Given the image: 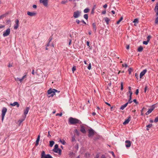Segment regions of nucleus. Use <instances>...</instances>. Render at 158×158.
<instances>
[{"label":"nucleus","instance_id":"f257e3e1","mask_svg":"<svg viewBox=\"0 0 158 158\" xmlns=\"http://www.w3.org/2000/svg\"><path fill=\"white\" fill-rule=\"evenodd\" d=\"M69 123L71 124H73L76 123L81 124V122L79 120L72 117H70L69 118Z\"/></svg>","mask_w":158,"mask_h":158},{"label":"nucleus","instance_id":"f03ea898","mask_svg":"<svg viewBox=\"0 0 158 158\" xmlns=\"http://www.w3.org/2000/svg\"><path fill=\"white\" fill-rule=\"evenodd\" d=\"M54 89L52 88H50L47 91L48 97V98L50 97H52L54 95H55V93Z\"/></svg>","mask_w":158,"mask_h":158},{"label":"nucleus","instance_id":"7ed1b4c3","mask_svg":"<svg viewBox=\"0 0 158 158\" xmlns=\"http://www.w3.org/2000/svg\"><path fill=\"white\" fill-rule=\"evenodd\" d=\"M7 109L6 107H4L2 108V121H3L4 119V117L7 112Z\"/></svg>","mask_w":158,"mask_h":158},{"label":"nucleus","instance_id":"20e7f679","mask_svg":"<svg viewBox=\"0 0 158 158\" xmlns=\"http://www.w3.org/2000/svg\"><path fill=\"white\" fill-rule=\"evenodd\" d=\"M41 158H52V157L49 154L45 155L44 151H43L41 153Z\"/></svg>","mask_w":158,"mask_h":158},{"label":"nucleus","instance_id":"39448f33","mask_svg":"<svg viewBox=\"0 0 158 158\" xmlns=\"http://www.w3.org/2000/svg\"><path fill=\"white\" fill-rule=\"evenodd\" d=\"M81 12L78 10L74 12L73 16L75 18H78L80 15Z\"/></svg>","mask_w":158,"mask_h":158},{"label":"nucleus","instance_id":"423d86ee","mask_svg":"<svg viewBox=\"0 0 158 158\" xmlns=\"http://www.w3.org/2000/svg\"><path fill=\"white\" fill-rule=\"evenodd\" d=\"M10 33V29L9 28L3 32V36L4 37H6Z\"/></svg>","mask_w":158,"mask_h":158},{"label":"nucleus","instance_id":"0eeeda50","mask_svg":"<svg viewBox=\"0 0 158 158\" xmlns=\"http://www.w3.org/2000/svg\"><path fill=\"white\" fill-rule=\"evenodd\" d=\"M40 2L42 3L43 5L46 7L48 6V2L47 0H40Z\"/></svg>","mask_w":158,"mask_h":158},{"label":"nucleus","instance_id":"6e6552de","mask_svg":"<svg viewBox=\"0 0 158 158\" xmlns=\"http://www.w3.org/2000/svg\"><path fill=\"white\" fill-rule=\"evenodd\" d=\"M15 24L14 26V29H17L19 26V20L18 19H17L15 20Z\"/></svg>","mask_w":158,"mask_h":158},{"label":"nucleus","instance_id":"1a4fd4ad","mask_svg":"<svg viewBox=\"0 0 158 158\" xmlns=\"http://www.w3.org/2000/svg\"><path fill=\"white\" fill-rule=\"evenodd\" d=\"M125 146L127 148L130 147L131 144V142L130 141L126 140L125 142Z\"/></svg>","mask_w":158,"mask_h":158},{"label":"nucleus","instance_id":"9d476101","mask_svg":"<svg viewBox=\"0 0 158 158\" xmlns=\"http://www.w3.org/2000/svg\"><path fill=\"white\" fill-rule=\"evenodd\" d=\"M36 14V13L35 12H30V11L27 12V15L31 16H34Z\"/></svg>","mask_w":158,"mask_h":158},{"label":"nucleus","instance_id":"9b49d317","mask_svg":"<svg viewBox=\"0 0 158 158\" xmlns=\"http://www.w3.org/2000/svg\"><path fill=\"white\" fill-rule=\"evenodd\" d=\"M147 71V70L146 69H144L140 73V78H142V77L144 75Z\"/></svg>","mask_w":158,"mask_h":158},{"label":"nucleus","instance_id":"f8f14e48","mask_svg":"<svg viewBox=\"0 0 158 158\" xmlns=\"http://www.w3.org/2000/svg\"><path fill=\"white\" fill-rule=\"evenodd\" d=\"M94 134V131L93 129H90L89 131V137H91Z\"/></svg>","mask_w":158,"mask_h":158},{"label":"nucleus","instance_id":"ddd939ff","mask_svg":"<svg viewBox=\"0 0 158 158\" xmlns=\"http://www.w3.org/2000/svg\"><path fill=\"white\" fill-rule=\"evenodd\" d=\"M10 106H16L17 107H19V105L18 103L16 102H14L12 103H10Z\"/></svg>","mask_w":158,"mask_h":158},{"label":"nucleus","instance_id":"4468645a","mask_svg":"<svg viewBox=\"0 0 158 158\" xmlns=\"http://www.w3.org/2000/svg\"><path fill=\"white\" fill-rule=\"evenodd\" d=\"M131 120V117H129L127 119L125 120V121L123 123L124 125H126L128 124Z\"/></svg>","mask_w":158,"mask_h":158},{"label":"nucleus","instance_id":"2eb2a0df","mask_svg":"<svg viewBox=\"0 0 158 158\" xmlns=\"http://www.w3.org/2000/svg\"><path fill=\"white\" fill-rule=\"evenodd\" d=\"M29 109H30L29 107H27L26 109L24 110V113L25 115V118L26 117V115L27 114Z\"/></svg>","mask_w":158,"mask_h":158},{"label":"nucleus","instance_id":"dca6fc26","mask_svg":"<svg viewBox=\"0 0 158 158\" xmlns=\"http://www.w3.org/2000/svg\"><path fill=\"white\" fill-rule=\"evenodd\" d=\"M53 151L56 153H58L60 154L61 152V150L59 148H57L56 149H53Z\"/></svg>","mask_w":158,"mask_h":158},{"label":"nucleus","instance_id":"f3484780","mask_svg":"<svg viewBox=\"0 0 158 158\" xmlns=\"http://www.w3.org/2000/svg\"><path fill=\"white\" fill-rule=\"evenodd\" d=\"M153 108L149 109L148 111L146 113V115H148V114H150L152 112V111L153 110Z\"/></svg>","mask_w":158,"mask_h":158},{"label":"nucleus","instance_id":"a211bd4d","mask_svg":"<svg viewBox=\"0 0 158 158\" xmlns=\"http://www.w3.org/2000/svg\"><path fill=\"white\" fill-rule=\"evenodd\" d=\"M128 104V103H126L125 104L122 105L120 108V109L122 110H124V108L127 106Z\"/></svg>","mask_w":158,"mask_h":158},{"label":"nucleus","instance_id":"6ab92c4d","mask_svg":"<svg viewBox=\"0 0 158 158\" xmlns=\"http://www.w3.org/2000/svg\"><path fill=\"white\" fill-rule=\"evenodd\" d=\"M81 128L80 131H81L83 133H85L86 132V131L85 129V127L83 126H81Z\"/></svg>","mask_w":158,"mask_h":158},{"label":"nucleus","instance_id":"aec40b11","mask_svg":"<svg viewBox=\"0 0 158 158\" xmlns=\"http://www.w3.org/2000/svg\"><path fill=\"white\" fill-rule=\"evenodd\" d=\"M40 135H38L37 138V139L36 140V146L38 145L39 144V143L40 141Z\"/></svg>","mask_w":158,"mask_h":158},{"label":"nucleus","instance_id":"412c9836","mask_svg":"<svg viewBox=\"0 0 158 158\" xmlns=\"http://www.w3.org/2000/svg\"><path fill=\"white\" fill-rule=\"evenodd\" d=\"M15 80L16 81H20V83H21L22 81L23 80V78H18V77H17L16 78H15Z\"/></svg>","mask_w":158,"mask_h":158},{"label":"nucleus","instance_id":"4be33fe9","mask_svg":"<svg viewBox=\"0 0 158 158\" xmlns=\"http://www.w3.org/2000/svg\"><path fill=\"white\" fill-rule=\"evenodd\" d=\"M92 26L94 31L96 32V31L97 28L95 24L94 23H93Z\"/></svg>","mask_w":158,"mask_h":158},{"label":"nucleus","instance_id":"5701e85b","mask_svg":"<svg viewBox=\"0 0 158 158\" xmlns=\"http://www.w3.org/2000/svg\"><path fill=\"white\" fill-rule=\"evenodd\" d=\"M59 142L62 143L63 145H65L66 144V142L64 140H61V139H60Z\"/></svg>","mask_w":158,"mask_h":158},{"label":"nucleus","instance_id":"b1692460","mask_svg":"<svg viewBox=\"0 0 158 158\" xmlns=\"http://www.w3.org/2000/svg\"><path fill=\"white\" fill-rule=\"evenodd\" d=\"M143 50V48L142 46H139L138 49V51L139 52H141Z\"/></svg>","mask_w":158,"mask_h":158},{"label":"nucleus","instance_id":"393cba45","mask_svg":"<svg viewBox=\"0 0 158 158\" xmlns=\"http://www.w3.org/2000/svg\"><path fill=\"white\" fill-rule=\"evenodd\" d=\"M54 144V142L53 141H50L49 142L50 146L52 147Z\"/></svg>","mask_w":158,"mask_h":158},{"label":"nucleus","instance_id":"a878e982","mask_svg":"<svg viewBox=\"0 0 158 158\" xmlns=\"http://www.w3.org/2000/svg\"><path fill=\"white\" fill-rule=\"evenodd\" d=\"M89 9L88 8H86L84 10V12L85 13H87L89 11Z\"/></svg>","mask_w":158,"mask_h":158},{"label":"nucleus","instance_id":"bb28decb","mask_svg":"<svg viewBox=\"0 0 158 158\" xmlns=\"http://www.w3.org/2000/svg\"><path fill=\"white\" fill-rule=\"evenodd\" d=\"M104 19L107 24H108L110 21L109 19L108 18L106 17Z\"/></svg>","mask_w":158,"mask_h":158},{"label":"nucleus","instance_id":"cd10ccee","mask_svg":"<svg viewBox=\"0 0 158 158\" xmlns=\"http://www.w3.org/2000/svg\"><path fill=\"white\" fill-rule=\"evenodd\" d=\"M123 17H121V18L117 22V24H119L120 22L123 20Z\"/></svg>","mask_w":158,"mask_h":158},{"label":"nucleus","instance_id":"c85d7f7f","mask_svg":"<svg viewBox=\"0 0 158 158\" xmlns=\"http://www.w3.org/2000/svg\"><path fill=\"white\" fill-rule=\"evenodd\" d=\"M152 124H151L148 125H147L146 127H147V128H150L152 127ZM147 130L148 131L149 130V129L148 128H147Z\"/></svg>","mask_w":158,"mask_h":158},{"label":"nucleus","instance_id":"c756f323","mask_svg":"<svg viewBox=\"0 0 158 158\" xmlns=\"http://www.w3.org/2000/svg\"><path fill=\"white\" fill-rule=\"evenodd\" d=\"M155 11H158V4H157L155 8Z\"/></svg>","mask_w":158,"mask_h":158},{"label":"nucleus","instance_id":"7c9ffc66","mask_svg":"<svg viewBox=\"0 0 158 158\" xmlns=\"http://www.w3.org/2000/svg\"><path fill=\"white\" fill-rule=\"evenodd\" d=\"M74 132L78 135H79V131L77 129H75L74 130Z\"/></svg>","mask_w":158,"mask_h":158},{"label":"nucleus","instance_id":"2f4dec72","mask_svg":"<svg viewBox=\"0 0 158 158\" xmlns=\"http://www.w3.org/2000/svg\"><path fill=\"white\" fill-rule=\"evenodd\" d=\"M84 18L85 19H88V15L87 14H85L84 15Z\"/></svg>","mask_w":158,"mask_h":158},{"label":"nucleus","instance_id":"473e14b6","mask_svg":"<svg viewBox=\"0 0 158 158\" xmlns=\"http://www.w3.org/2000/svg\"><path fill=\"white\" fill-rule=\"evenodd\" d=\"M67 2H68L67 0L63 1L61 2V4H64Z\"/></svg>","mask_w":158,"mask_h":158},{"label":"nucleus","instance_id":"72a5a7b5","mask_svg":"<svg viewBox=\"0 0 158 158\" xmlns=\"http://www.w3.org/2000/svg\"><path fill=\"white\" fill-rule=\"evenodd\" d=\"M76 70V67L75 66H74L72 68V70L73 73H74V71Z\"/></svg>","mask_w":158,"mask_h":158},{"label":"nucleus","instance_id":"f704fd0d","mask_svg":"<svg viewBox=\"0 0 158 158\" xmlns=\"http://www.w3.org/2000/svg\"><path fill=\"white\" fill-rule=\"evenodd\" d=\"M87 68L89 70H90L91 68V63H90L88 66L87 67Z\"/></svg>","mask_w":158,"mask_h":158},{"label":"nucleus","instance_id":"c9c22d12","mask_svg":"<svg viewBox=\"0 0 158 158\" xmlns=\"http://www.w3.org/2000/svg\"><path fill=\"white\" fill-rule=\"evenodd\" d=\"M158 122V116L156 117V118L154 120V122L155 123H157Z\"/></svg>","mask_w":158,"mask_h":158},{"label":"nucleus","instance_id":"e433bc0d","mask_svg":"<svg viewBox=\"0 0 158 158\" xmlns=\"http://www.w3.org/2000/svg\"><path fill=\"white\" fill-rule=\"evenodd\" d=\"M148 40L147 41H143V44L145 45H147L148 44Z\"/></svg>","mask_w":158,"mask_h":158},{"label":"nucleus","instance_id":"4c0bfd02","mask_svg":"<svg viewBox=\"0 0 158 158\" xmlns=\"http://www.w3.org/2000/svg\"><path fill=\"white\" fill-rule=\"evenodd\" d=\"M123 83L122 82H121V90H123Z\"/></svg>","mask_w":158,"mask_h":158},{"label":"nucleus","instance_id":"58836bf2","mask_svg":"<svg viewBox=\"0 0 158 158\" xmlns=\"http://www.w3.org/2000/svg\"><path fill=\"white\" fill-rule=\"evenodd\" d=\"M134 23H138V20L137 19H134V21L133 22Z\"/></svg>","mask_w":158,"mask_h":158},{"label":"nucleus","instance_id":"ea45409f","mask_svg":"<svg viewBox=\"0 0 158 158\" xmlns=\"http://www.w3.org/2000/svg\"><path fill=\"white\" fill-rule=\"evenodd\" d=\"M54 89V90H53V91H54L55 94L56 93V92L57 93H59L60 92V91H58L57 90L55 89Z\"/></svg>","mask_w":158,"mask_h":158},{"label":"nucleus","instance_id":"a19ab883","mask_svg":"<svg viewBox=\"0 0 158 158\" xmlns=\"http://www.w3.org/2000/svg\"><path fill=\"white\" fill-rule=\"evenodd\" d=\"M155 23L158 24V16L156 18V19Z\"/></svg>","mask_w":158,"mask_h":158},{"label":"nucleus","instance_id":"79ce46f5","mask_svg":"<svg viewBox=\"0 0 158 158\" xmlns=\"http://www.w3.org/2000/svg\"><path fill=\"white\" fill-rule=\"evenodd\" d=\"M57 148H58V146L57 144H56L55 145L54 148V149H56Z\"/></svg>","mask_w":158,"mask_h":158},{"label":"nucleus","instance_id":"37998d69","mask_svg":"<svg viewBox=\"0 0 158 158\" xmlns=\"http://www.w3.org/2000/svg\"><path fill=\"white\" fill-rule=\"evenodd\" d=\"M147 89H148V87L147 86H146L145 87L144 89V92L145 93L146 92Z\"/></svg>","mask_w":158,"mask_h":158},{"label":"nucleus","instance_id":"c03bdc74","mask_svg":"<svg viewBox=\"0 0 158 158\" xmlns=\"http://www.w3.org/2000/svg\"><path fill=\"white\" fill-rule=\"evenodd\" d=\"M62 115V113H57L56 114V116H61Z\"/></svg>","mask_w":158,"mask_h":158},{"label":"nucleus","instance_id":"a18cd8bd","mask_svg":"<svg viewBox=\"0 0 158 158\" xmlns=\"http://www.w3.org/2000/svg\"><path fill=\"white\" fill-rule=\"evenodd\" d=\"M132 102L131 99H129L128 102L127 103H131Z\"/></svg>","mask_w":158,"mask_h":158},{"label":"nucleus","instance_id":"49530a36","mask_svg":"<svg viewBox=\"0 0 158 158\" xmlns=\"http://www.w3.org/2000/svg\"><path fill=\"white\" fill-rule=\"evenodd\" d=\"M110 153L112 154L113 156L114 157H115V155H114V152H113L112 151V152H110Z\"/></svg>","mask_w":158,"mask_h":158},{"label":"nucleus","instance_id":"de8ad7c7","mask_svg":"<svg viewBox=\"0 0 158 158\" xmlns=\"http://www.w3.org/2000/svg\"><path fill=\"white\" fill-rule=\"evenodd\" d=\"M80 23H84V24H86V22H85L84 21V20H82L81 21H80Z\"/></svg>","mask_w":158,"mask_h":158},{"label":"nucleus","instance_id":"09e8293b","mask_svg":"<svg viewBox=\"0 0 158 158\" xmlns=\"http://www.w3.org/2000/svg\"><path fill=\"white\" fill-rule=\"evenodd\" d=\"M32 7L34 9H36L37 8V6L35 5H33L32 6Z\"/></svg>","mask_w":158,"mask_h":158},{"label":"nucleus","instance_id":"8fccbe9b","mask_svg":"<svg viewBox=\"0 0 158 158\" xmlns=\"http://www.w3.org/2000/svg\"><path fill=\"white\" fill-rule=\"evenodd\" d=\"M139 93V89H137L136 90L135 94L136 95H137Z\"/></svg>","mask_w":158,"mask_h":158},{"label":"nucleus","instance_id":"3c124183","mask_svg":"<svg viewBox=\"0 0 158 158\" xmlns=\"http://www.w3.org/2000/svg\"><path fill=\"white\" fill-rule=\"evenodd\" d=\"M27 75H25L24 76H23L22 77V78L23 80L24 78H26Z\"/></svg>","mask_w":158,"mask_h":158},{"label":"nucleus","instance_id":"603ef678","mask_svg":"<svg viewBox=\"0 0 158 158\" xmlns=\"http://www.w3.org/2000/svg\"><path fill=\"white\" fill-rule=\"evenodd\" d=\"M76 22L78 24L80 22V21L79 20L77 19L76 20Z\"/></svg>","mask_w":158,"mask_h":158},{"label":"nucleus","instance_id":"864d4df0","mask_svg":"<svg viewBox=\"0 0 158 158\" xmlns=\"http://www.w3.org/2000/svg\"><path fill=\"white\" fill-rule=\"evenodd\" d=\"M107 6V5L106 4H105L103 6V7L104 8H106Z\"/></svg>","mask_w":158,"mask_h":158},{"label":"nucleus","instance_id":"5fc2aeb1","mask_svg":"<svg viewBox=\"0 0 158 158\" xmlns=\"http://www.w3.org/2000/svg\"><path fill=\"white\" fill-rule=\"evenodd\" d=\"M123 66H125V67H127V65L126 64H123Z\"/></svg>","mask_w":158,"mask_h":158},{"label":"nucleus","instance_id":"6e6d98bb","mask_svg":"<svg viewBox=\"0 0 158 158\" xmlns=\"http://www.w3.org/2000/svg\"><path fill=\"white\" fill-rule=\"evenodd\" d=\"M106 13V11L105 10H103L102 11V14H105Z\"/></svg>","mask_w":158,"mask_h":158},{"label":"nucleus","instance_id":"4d7b16f0","mask_svg":"<svg viewBox=\"0 0 158 158\" xmlns=\"http://www.w3.org/2000/svg\"><path fill=\"white\" fill-rule=\"evenodd\" d=\"M4 27V26H3L2 25L0 24V29L3 28Z\"/></svg>","mask_w":158,"mask_h":158},{"label":"nucleus","instance_id":"13d9d810","mask_svg":"<svg viewBox=\"0 0 158 158\" xmlns=\"http://www.w3.org/2000/svg\"><path fill=\"white\" fill-rule=\"evenodd\" d=\"M129 93L130 94V95H132V93L131 91H129Z\"/></svg>","mask_w":158,"mask_h":158},{"label":"nucleus","instance_id":"bf43d9fd","mask_svg":"<svg viewBox=\"0 0 158 158\" xmlns=\"http://www.w3.org/2000/svg\"><path fill=\"white\" fill-rule=\"evenodd\" d=\"M129 48H130L129 45H127V46H126V48L127 49H129Z\"/></svg>","mask_w":158,"mask_h":158},{"label":"nucleus","instance_id":"052dcab7","mask_svg":"<svg viewBox=\"0 0 158 158\" xmlns=\"http://www.w3.org/2000/svg\"><path fill=\"white\" fill-rule=\"evenodd\" d=\"M105 103L107 104V105H108V106H110V103H108L107 102H105Z\"/></svg>","mask_w":158,"mask_h":158},{"label":"nucleus","instance_id":"680f3d73","mask_svg":"<svg viewBox=\"0 0 158 158\" xmlns=\"http://www.w3.org/2000/svg\"><path fill=\"white\" fill-rule=\"evenodd\" d=\"M31 73L33 75L34 74H35V70H32Z\"/></svg>","mask_w":158,"mask_h":158},{"label":"nucleus","instance_id":"e2e57ef3","mask_svg":"<svg viewBox=\"0 0 158 158\" xmlns=\"http://www.w3.org/2000/svg\"><path fill=\"white\" fill-rule=\"evenodd\" d=\"M71 42H72L71 40H70L69 42V45H71Z\"/></svg>","mask_w":158,"mask_h":158},{"label":"nucleus","instance_id":"0e129e2a","mask_svg":"<svg viewBox=\"0 0 158 158\" xmlns=\"http://www.w3.org/2000/svg\"><path fill=\"white\" fill-rule=\"evenodd\" d=\"M101 158H106L105 156L104 155H102L101 157Z\"/></svg>","mask_w":158,"mask_h":158},{"label":"nucleus","instance_id":"69168bd1","mask_svg":"<svg viewBox=\"0 0 158 158\" xmlns=\"http://www.w3.org/2000/svg\"><path fill=\"white\" fill-rule=\"evenodd\" d=\"M86 43H87V45L88 46H89V41H87V42Z\"/></svg>","mask_w":158,"mask_h":158},{"label":"nucleus","instance_id":"338daca9","mask_svg":"<svg viewBox=\"0 0 158 158\" xmlns=\"http://www.w3.org/2000/svg\"><path fill=\"white\" fill-rule=\"evenodd\" d=\"M99 155L98 154H97L96 156V157H95V158H99Z\"/></svg>","mask_w":158,"mask_h":158},{"label":"nucleus","instance_id":"774afa93","mask_svg":"<svg viewBox=\"0 0 158 158\" xmlns=\"http://www.w3.org/2000/svg\"><path fill=\"white\" fill-rule=\"evenodd\" d=\"M156 12V16H158V11H155Z\"/></svg>","mask_w":158,"mask_h":158}]
</instances>
